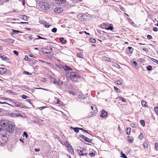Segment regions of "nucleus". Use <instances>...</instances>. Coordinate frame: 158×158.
I'll return each mask as SVG.
<instances>
[{"instance_id": "4c0bfd02", "label": "nucleus", "mask_w": 158, "mask_h": 158, "mask_svg": "<svg viewBox=\"0 0 158 158\" xmlns=\"http://www.w3.org/2000/svg\"><path fill=\"white\" fill-rule=\"evenodd\" d=\"M89 154L91 156V157H94L95 155V152H89Z\"/></svg>"}, {"instance_id": "423d86ee", "label": "nucleus", "mask_w": 158, "mask_h": 158, "mask_svg": "<svg viewBox=\"0 0 158 158\" xmlns=\"http://www.w3.org/2000/svg\"><path fill=\"white\" fill-rule=\"evenodd\" d=\"M77 18L81 20H86L89 18V16L85 14H79L77 15Z\"/></svg>"}, {"instance_id": "e2e57ef3", "label": "nucleus", "mask_w": 158, "mask_h": 158, "mask_svg": "<svg viewBox=\"0 0 158 158\" xmlns=\"http://www.w3.org/2000/svg\"><path fill=\"white\" fill-rule=\"evenodd\" d=\"M0 104H8V103H7L6 102H1V101H0Z\"/></svg>"}, {"instance_id": "774afa93", "label": "nucleus", "mask_w": 158, "mask_h": 158, "mask_svg": "<svg viewBox=\"0 0 158 158\" xmlns=\"http://www.w3.org/2000/svg\"><path fill=\"white\" fill-rule=\"evenodd\" d=\"M124 14L125 15V16H128V17H129V15H128L126 13H124Z\"/></svg>"}, {"instance_id": "49530a36", "label": "nucleus", "mask_w": 158, "mask_h": 158, "mask_svg": "<svg viewBox=\"0 0 158 158\" xmlns=\"http://www.w3.org/2000/svg\"><path fill=\"white\" fill-rule=\"evenodd\" d=\"M12 31L13 32H15V33H21L22 32H21L20 31H17V30H14V29H12Z\"/></svg>"}, {"instance_id": "a18cd8bd", "label": "nucleus", "mask_w": 158, "mask_h": 158, "mask_svg": "<svg viewBox=\"0 0 158 158\" xmlns=\"http://www.w3.org/2000/svg\"><path fill=\"white\" fill-rule=\"evenodd\" d=\"M22 98L23 99H25L27 98V96L26 95L23 94L22 96Z\"/></svg>"}, {"instance_id": "052dcab7", "label": "nucleus", "mask_w": 158, "mask_h": 158, "mask_svg": "<svg viewBox=\"0 0 158 158\" xmlns=\"http://www.w3.org/2000/svg\"><path fill=\"white\" fill-rule=\"evenodd\" d=\"M23 139H22V137L19 139V140L21 142H22L23 143H24V142L23 141Z\"/></svg>"}, {"instance_id": "c85d7f7f", "label": "nucleus", "mask_w": 158, "mask_h": 158, "mask_svg": "<svg viewBox=\"0 0 158 158\" xmlns=\"http://www.w3.org/2000/svg\"><path fill=\"white\" fill-rule=\"evenodd\" d=\"M60 41L63 44H64L66 42V40L64 39V38L62 37L60 38Z\"/></svg>"}, {"instance_id": "b1692460", "label": "nucleus", "mask_w": 158, "mask_h": 158, "mask_svg": "<svg viewBox=\"0 0 158 158\" xmlns=\"http://www.w3.org/2000/svg\"><path fill=\"white\" fill-rule=\"evenodd\" d=\"M7 116L11 117H15V114L14 113L12 112H9L7 114Z\"/></svg>"}, {"instance_id": "aec40b11", "label": "nucleus", "mask_w": 158, "mask_h": 158, "mask_svg": "<svg viewBox=\"0 0 158 158\" xmlns=\"http://www.w3.org/2000/svg\"><path fill=\"white\" fill-rule=\"evenodd\" d=\"M61 143L62 144L65 145L67 147L70 145V144L67 141L65 142H64L63 141H62V142L61 141Z\"/></svg>"}, {"instance_id": "20e7f679", "label": "nucleus", "mask_w": 158, "mask_h": 158, "mask_svg": "<svg viewBox=\"0 0 158 158\" xmlns=\"http://www.w3.org/2000/svg\"><path fill=\"white\" fill-rule=\"evenodd\" d=\"M103 29H105L107 30L112 31L113 29V25L112 24H109L103 23L101 25Z\"/></svg>"}, {"instance_id": "a211bd4d", "label": "nucleus", "mask_w": 158, "mask_h": 158, "mask_svg": "<svg viewBox=\"0 0 158 158\" xmlns=\"http://www.w3.org/2000/svg\"><path fill=\"white\" fill-rule=\"evenodd\" d=\"M54 11L56 13H61L62 10L59 7H57L54 9Z\"/></svg>"}, {"instance_id": "37998d69", "label": "nucleus", "mask_w": 158, "mask_h": 158, "mask_svg": "<svg viewBox=\"0 0 158 158\" xmlns=\"http://www.w3.org/2000/svg\"><path fill=\"white\" fill-rule=\"evenodd\" d=\"M155 148L157 150H158V142L156 143L155 144Z\"/></svg>"}, {"instance_id": "c9c22d12", "label": "nucleus", "mask_w": 158, "mask_h": 158, "mask_svg": "<svg viewBox=\"0 0 158 158\" xmlns=\"http://www.w3.org/2000/svg\"><path fill=\"white\" fill-rule=\"evenodd\" d=\"M151 60L153 62L156 63V64H158V60H156L154 58H152Z\"/></svg>"}, {"instance_id": "79ce46f5", "label": "nucleus", "mask_w": 158, "mask_h": 158, "mask_svg": "<svg viewBox=\"0 0 158 158\" xmlns=\"http://www.w3.org/2000/svg\"><path fill=\"white\" fill-rule=\"evenodd\" d=\"M37 36L38 37V38L36 39H44V40H47V39L46 38H43L41 36H39V35H37Z\"/></svg>"}, {"instance_id": "ea45409f", "label": "nucleus", "mask_w": 158, "mask_h": 158, "mask_svg": "<svg viewBox=\"0 0 158 158\" xmlns=\"http://www.w3.org/2000/svg\"><path fill=\"white\" fill-rule=\"evenodd\" d=\"M56 66L57 67L59 68V69H62L63 67L62 65L61 64H55Z\"/></svg>"}, {"instance_id": "5fc2aeb1", "label": "nucleus", "mask_w": 158, "mask_h": 158, "mask_svg": "<svg viewBox=\"0 0 158 158\" xmlns=\"http://www.w3.org/2000/svg\"><path fill=\"white\" fill-rule=\"evenodd\" d=\"M13 52L14 53L16 54V56H18V55H19V53H18L17 52V51L16 50H14V51H13Z\"/></svg>"}, {"instance_id": "f3484780", "label": "nucleus", "mask_w": 158, "mask_h": 158, "mask_svg": "<svg viewBox=\"0 0 158 158\" xmlns=\"http://www.w3.org/2000/svg\"><path fill=\"white\" fill-rule=\"evenodd\" d=\"M68 148L69 151L72 154L74 152L73 150L72 146L70 145L67 147Z\"/></svg>"}, {"instance_id": "0eeeda50", "label": "nucleus", "mask_w": 158, "mask_h": 158, "mask_svg": "<svg viewBox=\"0 0 158 158\" xmlns=\"http://www.w3.org/2000/svg\"><path fill=\"white\" fill-rule=\"evenodd\" d=\"M15 129L14 126L12 125H10L8 127L6 128V130L8 132L12 133L14 131Z\"/></svg>"}, {"instance_id": "09e8293b", "label": "nucleus", "mask_w": 158, "mask_h": 158, "mask_svg": "<svg viewBox=\"0 0 158 158\" xmlns=\"http://www.w3.org/2000/svg\"><path fill=\"white\" fill-rule=\"evenodd\" d=\"M1 132V133H3L4 132H5V130L2 129L1 128V126H0V132Z\"/></svg>"}, {"instance_id": "7ed1b4c3", "label": "nucleus", "mask_w": 158, "mask_h": 158, "mask_svg": "<svg viewBox=\"0 0 158 158\" xmlns=\"http://www.w3.org/2000/svg\"><path fill=\"white\" fill-rule=\"evenodd\" d=\"M4 132L0 134V144H3L6 143L8 141L6 136L3 135Z\"/></svg>"}, {"instance_id": "0e129e2a", "label": "nucleus", "mask_w": 158, "mask_h": 158, "mask_svg": "<svg viewBox=\"0 0 158 158\" xmlns=\"http://www.w3.org/2000/svg\"><path fill=\"white\" fill-rule=\"evenodd\" d=\"M42 81H45L46 80V78H43L42 79Z\"/></svg>"}, {"instance_id": "4be33fe9", "label": "nucleus", "mask_w": 158, "mask_h": 158, "mask_svg": "<svg viewBox=\"0 0 158 158\" xmlns=\"http://www.w3.org/2000/svg\"><path fill=\"white\" fill-rule=\"evenodd\" d=\"M70 128L73 129L75 133H77L79 132V127H71Z\"/></svg>"}, {"instance_id": "1a4fd4ad", "label": "nucleus", "mask_w": 158, "mask_h": 158, "mask_svg": "<svg viewBox=\"0 0 158 158\" xmlns=\"http://www.w3.org/2000/svg\"><path fill=\"white\" fill-rule=\"evenodd\" d=\"M79 136L80 137L84 139L85 141L89 143H91L92 141V139L89 138H88L82 135H79Z\"/></svg>"}, {"instance_id": "58836bf2", "label": "nucleus", "mask_w": 158, "mask_h": 158, "mask_svg": "<svg viewBox=\"0 0 158 158\" xmlns=\"http://www.w3.org/2000/svg\"><path fill=\"white\" fill-rule=\"evenodd\" d=\"M119 99L120 101H122L123 102H126V99H125L124 98H122V97H119Z\"/></svg>"}, {"instance_id": "dca6fc26", "label": "nucleus", "mask_w": 158, "mask_h": 158, "mask_svg": "<svg viewBox=\"0 0 158 158\" xmlns=\"http://www.w3.org/2000/svg\"><path fill=\"white\" fill-rule=\"evenodd\" d=\"M55 1L56 3L60 4L65 3L66 0H55Z\"/></svg>"}, {"instance_id": "f704fd0d", "label": "nucleus", "mask_w": 158, "mask_h": 158, "mask_svg": "<svg viewBox=\"0 0 158 158\" xmlns=\"http://www.w3.org/2000/svg\"><path fill=\"white\" fill-rule=\"evenodd\" d=\"M90 41L91 42L93 43H94L96 42L95 39L93 38H90L89 39Z\"/></svg>"}, {"instance_id": "39448f33", "label": "nucleus", "mask_w": 158, "mask_h": 158, "mask_svg": "<svg viewBox=\"0 0 158 158\" xmlns=\"http://www.w3.org/2000/svg\"><path fill=\"white\" fill-rule=\"evenodd\" d=\"M39 5L40 7L43 10H48L50 7L49 4L45 2H40Z\"/></svg>"}, {"instance_id": "9d476101", "label": "nucleus", "mask_w": 158, "mask_h": 158, "mask_svg": "<svg viewBox=\"0 0 158 158\" xmlns=\"http://www.w3.org/2000/svg\"><path fill=\"white\" fill-rule=\"evenodd\" d=\"M107 117V113L105 110H103L101 111V114L100 117L102 118H105Z\"/></svg>"}, {"instance_id": "a878e982", "label": "nucleus", "mask_w": 158, "mask_h": 158, "mask_svg": "<svg viewBox=\"0 0 158 158\" xmlns=\"http://www.w3.org/2000/svg\"><path fill=\"white\" fill-rule=\"evenodd\" d=\"M0 57L3 60H8V58L6 56H2L1 55Z\"/></svg>"}, {"instance_id": "f8f14e48", "label": "nucleus", "mask_w": 158, "mask_h": 158, "mask_svg": "<svg viewBox=\"0 0 158 158\" xmlns=\"http://www.w3.org/2000/svg\"><path fill=\"white\" fill-rule=\"evenodd\" d=\"M83 150L77 149V152L80 155L83 156H86L87 155V154L86 153H83Z\"/></svg>"}, {"instance_id": "5701e85b", "label": "nucleus", "mask_w": 158, "mask_h": 158, "mask_svg": "<svg viewBox=\"0 0 158 158\" xmlns=\"http://www.w3.org/2000/svg\"><path fill=\"white\" fill-rule=\"evenodd\" d=\"M128 141L129 143H132L134 141V139L132 137L128 136Z\"/></svg>"}, {"instance_id": "cd10ccee", "label": "nucleus", "mask_w": 158, "mask_h": 158, "mask_svg": "<svg viewBox=\"0 0 158 158\" xmlns=\"http://www.w3.org/2000/svg\"><path fill=\"white\" fill-rule=\"evenodd\" d=\"M61 102V101L58 99L56 98H54V102L56 104H58L60 103V102Z\"/></svg>"}, {"instance_id": "7c9ffc66", "label": "nucleus", "mask_w": 158, "mask_h": 158, "mask_svg": "<svg viewBox=\"0 0 158 158\" xmlns=\"http://www.w3.org/2000/svg\"><path fill=\"white\" fill-rule=\"evenodd\" d=\"M140 123L143 126V127H144L145 126V122L143 120H141L140 121Z\"/></svg>"}, {"instance_id": "69168bd1", "label": "nucleus", "mask_w": 158, "mask_h": 158, "mask_svg": "<svg viewBox=\"0 0 158 158\" xmlns=\"http://www.w3.org/2000/svg\"><path fill=\"white\" fill-rule=\"evenodd\" d=\"M26 101L29 102H31V100L30 99H27L26 100Z\"/></svg>"}, {"instance_id": "13d9d810", "label": "nucleus", "mask_w": 158, "mask_h": 158, "mask_svg": "<svg viewBox=\"0 0 158 158\" xmlns=\"http://www.w3.org/2000/svg\"><path fill=\"white\" fill-rule=\"evenodd\" d=\"M133 64H134V66H137V63L136 62L134 61L133 62Z\"/></svg>"}, {"instance_id": "a19ab883", "label": "nucleus", "mask_w": 158, "mask_h": 158, "mask_svg": "<svg viewBox=\"0 0 158 158\" xmlns=\"http://www.w3.org/2000/svg\"><path fill=\"white\" fill-rule=\"evenodd\" d=\"M23 137L25 136L26 138H27V137H28L27 134L25 131L23 132Z\"/></svg>"}, {"instance_id": "2f4dec72", "label": "nucleus", "mask_w": 158, "mask_h": 158, "mask_svg": "<svg viewBox=\"0 0 158 158\" xmlns=\"http://www.w3.org/2000/svg\"><path fill=\"white\" fill-rule=\"evenodd\" d=\"M143 138V134L141 133L138 136V138L140 140H142Z\"/></svg>"}, {"instance_id": "6e6552de", "label": "nucleus", "mask_w": 158, "mask_h": 158, "mask_svg": "<svg viewBox=\"0 0 158 158\" xmlns=\"http://www.w3.org/2000/svg\"><path fill=\"white\" fill-rule=\"evenodd\" d=\"M53 82L54 84H56L59 86H61L63 84V82L62 81L59 79H56L55 78L53 79Z\"/></svg>"}, {"instance_id": "bf43d9fd", "label": "nucleus", "mask_w": 158, "mask_h": 158, "mask_svg": "<svg viewBox=\"0 0 158 158\" xmlns=\"http://www.w3.org/2000/svg\"><path fill=\"white\" fill-rule=\"evenodd\" d=\"M25 4V0H23L22 1V5L23 6H24Z\"/></svg>"}, {"instance_id": "603ef678", "label": "nucleus", "mask_w": 158, "mask_h": 158, "mask_svg": "<svg viewBox=\"0 0 158 158\" xmlns=\"http://www.w3.org/2000/svg\"><path fill=\"white\" fill-rule=\"evenodd\" d=\"M147 38L150 40L152 39V36L150 35H148L147 36Z\"/></svg>"}, {"instance_id": "412c9836", "label": "nucleus", "mask_w": 158, "mask_h": 158, "mask_svg": "<svg viewBox=\"0 0 158 158\" xmlns=\"http://www.w3.org/2000/svg\"><path fill=\"white\" fill-rule=\"evenodd\" d=\"M141 104L144 107H147V102L142 100L141 101Z\"/></svg>"}, {"instance_id": "de8ad7c7", "label": "nucleus", "mask_w": 158, "mask_h": 158, "mask_svg": "<svg viewBox=\"0 0 158 158\" xmlns=\"http://www.w3.org/2000/svg\"><path fill=\"white\" fill-rule=\"evenodd\" d=\"M121 157L123 158H127V156L124 153H122Z\"/></svg>"}, {"instance_id": "680f3d73", "label": "nucleus", "mask_w": 158, "mask_h": 158, "mask_svg": "<svg viewBox=\"0 0 158 158\" xmlns=\"http://www.w3.org/2000/svg\"><path fill=\"white\" fill-rule=\"evenodd\" d=\"M35 152H39L40 150V148H35Z\"/></svg>"}, {"instance_id": "864d4df0", "label": "nucleus", "mask_w": 158, "mask_h": 158, "mask_svg": "<svg viewBox=\"0 0 158 158\" xmlns=\"http://www.w3.org/2000/svg\"><path fill=\"white\" fill-rule=\"evenodd\" d=\"M44 25H45V27L47 28H48L51 26V25H48V23L47 24H44Z\"/></svg>"}, {"instance_id": "393cba45", "label": "nucleus", "mask_w": 158, "mask_h": 158, "mask_svg": "<svg viewBox=\"0 0 158 158\" xmlns=\"http://www.w3.org/2000/svg\"><path fill=\"white\" fill-rule=\"evenodd\" d=\"M143 147L144 148H148V145L147 142H144L143 144Z\"/></svg>"}, {"instance_id": "473e14b6", "label": "nucleus", "mask_w": 158, "mask_h": 158, "mask_svg": "<svg viewBox=\"0 0 158 158\" xmlns=\"http://www.w3.org/2000/svg\"><path fill=\"white\" fill-rule=\"evenodd\" d=\"M147 69L148 71H151L152 69V67L151 65H148L147 67Z\"/></svg>"}, {"instance_id": "f03ea898", "label": "nucleus", "mask_w": 158, "mask_h": 158, "mask_svg": "<svg viewBox=\"0 0 158 158\" xmlns=\"http://www.w3.org/2000/svg\"><path fill=\"white\" fill-rule=\"evenodd\" d=\"M69 77L70 79L74 82L77 81L78 79L81 77L78 73L74 72L70 73Z\"/></svg>"}, {"instance_id": "c756f323", "label": "nucleus", "mask_w": 158, "mask_h": 158, "mask_svg": "<svg viewBox=\"0 0 158 158\" xmlns=\"http://www.w3.org/2000/svg\"><path fill=\"white\" fill-rule=\"evenodd\" d=\"M114 90L117 93H120L121 92V91L120 90L118 89L117 87H116L114 86Z\"/></svg>"}, {"instance_id": "4468645a", "label": "nucleus", "mask_w": 158, "mask_h": 158, "mask_svg": "<svg viewBox=\"0 0 158 158\" xmlns=\"http://www.w3.org/2000/svg\"><path fill=\"white\" fill-rule=\"evenodd\" d=\"M15 112L17 113H14L15 114V117H23V115L21 114L19 112V111L15 110Z\"/></svg>"}, {"instance_id": "2eb2a0df", "label": "nucleus", "mask_w": 158, "mask_h": 158, "mask_svg": "<svg viewBox=\"0 0 158 158\" xmlns=\"http://www.w3.org/2000/svg\"><path fill=\"white\" fill-rule=\"evenodd\" d=\"M0 126L2 127H5L7 126V123L5 121H2L0 122Z\"/></svg>"}, {"instance_id": "e433bc0d", "label": "nucleus", "mask_w": 158, "mask_h": 158, "mask_svg": "<svg viewBox=\"0 0 158 158\" xmlns=\"http://www.w3.org/2000/svg\"><path fill=\"white\" fill-rule=\"evenodd\" d=\"M40 23L42 24H47V23L45 21L41 20L40 21Z\"/></svg>"}, {"instance_id": "6e6d98bb", "label": "nucleus", "mask_w": 158, "mask_h": 158, "mask_svg": "<svg viewBox=\"0 0 158 158\" xmlns=\"http://www.w3.org/2000/svg\"><path fill=\"white\" fill-rule=\"evenodd\" d=\"M153 30L155 31H158V28L156 27H154L153 28Z\"/></svg>"}, {"instance_id": "c03bdc74", "label": "nucleus", "mask_w": 158, "mask_h": 158, "mask_svg": "<svg viewBox=\"0 0 158 158\" xmlns=\"http://www.w3.org/2000/svg\"><path fill=\"white\" fill-rule=\"evenodd\" d=\"M52 32L55 33L57 31V29L56 28H54L52 29Z\"/></svg>"}, {"instance_id": "f257e3e1", "label": "nucleus", "mask_w": 158, "mask_h": 158, "mask_svg": "<svg viewBox=\"0 0 158 158\" xmlns=\"http://www.w3.org/2000/svg\"><path fill=\"white\" fill-rule=\"evenodd\" d=\"M90 113L88 115L89 118L95 116L98 112V108L95 105H92L90 106Z\"/></svg>"}, {"instance_id": "8fccbe9b", "label": "nucleus", "mask_w": 158, "mask_h": 158, "mask_svg": "<svg viewBox=\"0 0 158 158\" xmlns=\"http://www.w3.org/2000/svg\"><path fill=\"white\" fill-rule=\"evenodd\" d=\"M116 83L118 85H121L122 84V82L120 81H116Z\"/></svg>"}, {"instance_id": "ddd939ff", "label": "nucleus", "mask_w": 158, "mask_h": 158, "mask_svg": "<svg viewBox=\"0 0 158 158\" xmlns=\"http://www.w3.org/2000/svg\"><path fill=\"white\" fill-rule=\"evenodd\" d=\"M7 69L6 68H0V74H2L6 72Z\"/></svg>"}, {"instance_id": "3c124183", "label": "nucleus", "mask_w": 158, "mask_h": 158, "mask_svg": "<svg viewBox=\"0 0 158 158\" xmlns=\"http://www.w3.org/2000/svg\"><path fill=\"white\" fill-rule=\"evenodd\" d=\"M154 110L156 113H158V107H155L154 108Z\"/></svg>"}, {"instance_id": "bb28decb", "label": "nucleus", "mask_w": 158, "mask_h": 158, "mask_svg": "<svg viewBox=\"0 0 158 158\" xmlns=\"http://www.w3.org/2000/svg\"><path fill=\"white\" fill-rule=\"evenodd\" d=\"M131 129L130 127H129L127 128L126 130V133L127 134L129 135L130 134Z\"/></svg>"}, {"instance_id": "4d7b16f0", "label": "nucleus", "mask_w": 158, "mask_h": 158, "mask_svg": "<svg viewBox=\"0 0 158 158\" xmlns=\"http://www.w3.org/2000/svg\"><path fill=\"white\" fill-rule=\"evenodd\" d=\"M45 108H46V107L45 106H43V107H39L38 109L41 110H42Z\"/></svg>"}, {"instance_id": "72a5a7b5", "label": "nucleus", "mask_w": 158, "mask_h": 158, "mask_svg": "<svg viewBox=\"0 0 158 158\" xmlns=\"http://www.w3.org/2000/svg\"><path fill=\"white\" fill-rule=\"evenodd\" d=\"M128 49H129V52H130L132 53L133 52V51L134 50V49L132 48L131 47H128Z\"/></svg>"}, {"instance_id": "338daca9", "label": "nucleus", "mask_w": 158, "mask_h": 158, "mask_svg": "<svg viewBox=\"0 0 158 158\" xmlns=\"http://www.w3.org/2000/svg\"><path fill=\"white\" fill-rule=\"evenodd\" d=\"M28 38L30 39V40H31L33 38V37H32V36L31 35H30V36H29Z\"/></svg>"}, {"instance_id": "6ab92c4d", "label": "nucleus", "mask_w": 158, "mask_h": 158, "mask_svg": "<svg viewBox=\"0 0 158 158\" xmlns=\"http://www.w3.org/2000/svg\"><path fill=\"white\" fill-rule=\"evenodd\" d=\"M62 69L66 71H69L70 70H72L71 68L67 66H63V67Z\"/></svg>"}, {"instance_id": "9b49d317", "label": "nucleus", "mask_w": 158, "mask_h": 158, "mask_svg": "<svg viewBox=\"0 0 158 158\" xmlns=\"http://www.w3.org/2000/svg\"><path fill=\"white\" fill-rule=\"evenodd\" d=\"M14 106H15L20 108H23L24 105L21 103L19 102H15L14 103Z\"/></svg>"}]
</instances>
